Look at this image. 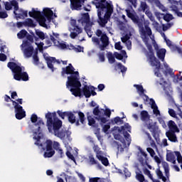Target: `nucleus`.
Returning a JSON list of instances; mask_svg holds the SVG:
<instances>
[{
	"instance_id": "1",
	"label": "nucleus",
	"mask_w": 182,
	"mask_h": 182,
	"mask_svg": "<svg viewBox=\"0 0 182 182\" xmlns=\"http://www.w3.org/2000/svg\"><path fill=\"white\" fill-rule=\"evenodd\" d=\"M46 119H47V127L50 133L53 132L54 135L61 140H65L66 136L67 139L70 138V133L69 131H66L63 129H60L63 122L62 120L58 118L55 112L53 113L48 112V114H46Z\"/></svg>"
},
{
	"instance_id": "2",
	"label": "nucleus",
	"mask_w": 182,
	"mask_h": 182,
	"mask_svg": "<svg viewBox=\"0 0 182 182\" xmlns=\"http://www.w3.org/2000/svg\"><path fill=\"white\" fill-rule=\"evenodd\" d=\"M75 68L72 65V63L68 64L65 68H62L61 75L65 76V75H71L68 77V81L66 82V86L71 87L70 91L73 96H82V83L77 78V76L73 75Z\"/></svg>"
},
{
	"instance_id": "3",
	"label": "nucleus",
	"mask_w": 182,
	"mask_h": 182,
	"mask_svg": "<svg viewBox=\"0 0 182 182\" xmlns=\"http://www.w3.org/2000/svg\"><path fill=\"white\" fill-rule=\"evenodd\" d=\"M77 115H76V112H72L70 111L62 112L60 110L57 111V114L59 117H60L63 120H65V117H68L69 123L71 124H75V126H80L81 124H86V117H85V113L79 111L77 112Z\"/></svg>"
},
{
	"instance_id": "4",
	"label": "nucleus",
	"mask_w": 182,
	"mask_h": 182,
	"mask_svg": "<svg viewBox=\"0 0 182 182\" xmlns=\"http://www.w3.org/2000/svg\"><path fill=\"white\" fill-rule=\"evenodd\" d=\"M125 11L127 13V16L129 19H131V21H132L134 25L138 26L141 35H143L144 36H146V35L147 34L148 36H151L152 33L151 28H150L148 25H145V30H144V16H139V15H137V13L136 12L133 13L132 12V11L129 9H126Z\"/></svg>"
},
{
	"instance_id": "5",
	"label": "nucleus",
	"mask_w": 182,
	"mask_h": 182,
	"mask_svg": "<svg viewBox=\"0 0 182 182\" xmlns=\"http://www.w3.org/2000/svg\"><path fill=\"white\" fill-rule=\"evenodd\" d=\"M7 67L11 70L14 75V79L20 82H28L29 80V75L25 72V67L21 66V64H17L15 62H9Z\"/></svg>"
},
{
	"instance_id": "6",
	"label": "nucleus",
	"mask_w": 182,
	"mask_h": 182,
	"mask_svg": "<svg viewBox=\"0 0 182 182\" xmlns=\"http://www.w3.org/2000/svg\"><path fill=\"white\" fill-rule=\"evenodd\" d=\"M95 35L98 37H92V41L94 43H96L99 46L100 50H105L109 45V37L106 33H103V31L100 29H97L95 32ZM101 36V37H100ZM99 38H100L99 39Z\"/></svg>"
},
{
	"instance_id": "7",
	"label": "nucleus",
	"mask_w": 182,
	"mask_h": 182,
	"mask_svg": "<svg viewBox=\"0 0 182 182\" xmlns=\"http://www.w3.org/2000/svg\"><path fill=\"white\" fill-rule=\"evenodd\" d=\"M144 43L149 52L147 56L148 59H149L151 66L156 68V69L159 70L161 68V63H160V60H159L154 55V50H153V46L151 44L149 43V38H146L144 40Z\"/></svg>"
},
{
	"instance_id": "8",
	"label": "nucleus",
	"mask_w": 182,
	"mask_h": 182,
	"mask_svg": "<svg viewBox=\"0 0 182 182\" xmlns=\"http://www.w3.org/2000/svg\"><path fill=\"white\" fill-rule=\"evenodd\" d=\"M97 2L95 5L100 11H106L105 18H110L113 14V4L112 1H107L106 0H95Z\"/></svg>"
},
{
	"instance_id": "9",
	"label": "nucleus",
	"mask_w": 182,
	"mask_h": 182,
	"mask_svg": "<svg viewBox=\"0 0 182 182\" xmlns=\"http://www.w3.org/2000/svg\"><path fill=\"white\" fill-rule=\"evenodd\" d=\"M97 2L95 5L100 11H106L105 18H110L113 14V4L112 1H107L106 0H95Z\"/></svg>"
},
{
	"instance_id": "10",
	"label": "nucleus",
	"mask_w": 182,
	"mask_h": 182,
	"mask_svg": "<svg viewBox=\"0 0 182 182\" xmlns=\"http://www.w3.org/2000/svg\"><path fill=\"white\" fill-rule=\"evenodd\" d=\"M79 23L82 26L85 25L84 29L87 33H89L92 31V26H93V22L90 21V15L89 13H84L81 15V18L77 20Z\"/></svg>"
},
{
	"instance_id": "11",
	"label": "nucleus",
	"mask_w": 182,
	"mask_h": 182,
	"mask_svg": "<svg viewBox=\"0 0 182 182\" xmlns=\"http://www.w3.org/2000/svg\"><path fill=\"white\" fill-rule=\"evenodd\" d=\"M43 15L39 17H36L38 18L39 25L41 26H43V28L46 27V19L50 22L52 21V16H53V11L49 8H45L43 9Z\"/></svg>"
},
{
	"instance_id": "12",
	"label": "nucleus",
	"mask_w": 182,
	"mask_h": 182,
	"mask_svg": "<svg viewBox=\"0 0 182 182\" xmlns=\"http://www.w3.org/2000/svg\"><path fill=\"white\" fill-rule=\"evenodd\" d=\"M45 144L46 147L41 146L43 151H45L43 156L45 157V159L53 157V156L55 155V150L53 149V142L50 139H47Z\"/></svg>"
},
{
	"instance_id": "13",
	"label": "nucleus",
	"mask_w": 182,
	"mask_h": 182,
	"mask_svg": "<svg viewBox=\"0 0 182 182\" xmlns=\"http://www.w3.org/2000/svg\"><path fill=\"white\" fill-rule=\"evenodd\" d=\"M13 105L14 106V110L16 113V119L17 120H22L23 117H26V112L23 109V107L16 101H12Z\"/></svg>"
},
{
	"instance_id": "14",
	"label": "nucleus",
	"mask_w": 182,
	"mask_h": 182,
	"mask_svg": "<svg viewBox=\"0 0 182 182\" xmlns=\"http://www.w3.org/2000/svg\"><path fill=\"white\" fill-rule=\"evenodd\" d=\"M70 25L71 26L73 27V32L70 33V36L71 39H75V38H76L77 35H80V33L83 32V29H82V28L77 26V21L75 19H72L70 21Z\"/></svg>"
},
{
	"instance_id": "15",
	"label": "nucleus",
	"mask_w": 182,
	"mask_h": 182,
	"mask_svg": "<svg viewBox=\"0 0 182 182\" xmlns=\"http://www.w3.org/2000/svg\"><path fill=\"white\" fill-rule=\"evenodd\" d=\"M104 12H105V18L102 17V14H103ZM97 16H98V22L100 25V26H102V28H105V26H106V23H107V19H109V18L106 17V10H97Z\"/></svg>"
},
{
	"instance_id": "16",
	"label": "nucleus",
	"mask_w": 182,
	"mask_h": 182,
	"mask_svg": "<svg viewBox=\"0 0 182 182\" xmlns=\"http://www.w3.org/2000/svg\"><path fill=\"white\" fill-rule=\"evenodd\" d=\"M92 89H96L95 87H94L93 86H88L87 85H84V87H82V90H81V96H75V97H82L83 95L85 96V97H86V99H89V97H90V96H92V93H90V90H92ZM82 93H83V95H82Z\"/></svg>"
},
{
	"instance_id": "17",
	"label": "nucleus",
	"mask_w": 182,
	"mask_h": 182,
	"mask_svg": "<svg viewBox=\"0 0 182 182\" xmlns=\"http://www.w3.org/2000/svg\"><path fill=\"white\" fill-rule=\"evenodd\" d=\"M31 123H36L35 126H38L37 128V132H41V126H43V124H45V123L43 122V120L42 119H38V115H36V114H33L31 117Z\"/></svg>"
},
{
	"instance_id": "18",
	"label": "nucleus",
	"mask_w": 182,
	"mask_h": 182,
	"mask_svg": "<svg viewBox=\"0 0 182 182\" xmlns=\"http://www.w3.org/2000/svg\"><path fill=\"white\" fill-rule=\"evenodd\" d=\"M46 60L47 62V66L52 72H53L54 68H53V63H58L60 65V61L59 60H56V58L55 57H47L46 58Z\"/></svg>"
},
{
	"instance_id": "19",
	"label": "nucleus",
	"mask_w": 182,
	"mask_h": 182,
	"mask_svg": "<svg viewBox=\"0 0 182 182\" xmlns=\"http://www.w3.org/2000/svg\"><path fill=\"white\" fill-rule=\"evenodd\" d=\"M176 132V131L168 130L166 132V136L168 138V140L172 143H177L178 141Z\"/></svg>"
},
{
	"instance_id": "20",
	"label": "nucleus",
	"mask_w": 182,
	"mask_h": 182,
	"mask_svg": "<svg viewBox=\"0 0 182 182\" xmlns=\"http://www.w3.org/2000/svg\"><path fill=\"white\" fill-rule=\"evenodd\" d=\"M118 131L119 132V133H122V134L124 135L125 140H127V146H130L132 143V138L130 137V134H129V132L126 131V127H124V126H122L120 129H118Z\"/></svg>"
},
{
	"instance_id": "21",
	"label": "nucleus",
	"mask_w": 182,
	"mask_h": 182,
	"mask_svg": "<svg viewBox=\"0 0 182 182\" xmlns=\"http://www.w3.org/2000/svg\"><path fill=\"white\" fill-rule=\"evenodd\" d=\"M70 9L72 11H80L82 8V1L80 0H70Z\"/></svg>"
},
{
	"instance_id": "22",
	"label": "nucleus",
	"mask_w": 182,
	"mask_h": 182,
	"mask_svg": "<svg viewBox=\"0 0 182 182\" xmlns=\"http://www.w3.org/2000/svg\"><path fill=\"white\" fill-rule=\"evenodd\" d=\"M14 14L16 19H25V18H28V11H25L22 9L18 10V13L14 11Z\"/></svg>"
},
{
	"instance_id": "23",
	"label": "nucleus",
	"mask_w": 182,
	"mask_h": 182,
	"mask_svg": "<svg viewBox=\"0 0 182 182\" xmlns=\"http://www.w3.org/2000/svg\"><path fill=\"white\" fill-rule=\"evenodd\" d=\"M89 163L90 166L96 165L97 168H99V170H102V164H100L99 161H97V160L95 159V156H93V155L89 156Z\"/></svg>"
},
{
	"instance_id": "24",
	"label": "nucleus",
	"mask_w": 182,
	"mask_h": 182,
	"mask_svg": "<svg viewBox=\"0 0 182 182\" xmlns=\"http://www.w3.org/2000/svg\"><path fill=\"white\" fill-rule=\"evenodd\" d=\"M151 107L153 109V113L154 114H156V116L160 115V110H159V107H157V104H156V101L153 98H151Z\"/></svg>"
},
{
	"instance_id": "25",
	"label": "nucleus",
	"mask_w": 182,
	"mask_h": 182,
	"mask_svg": "<svg viewBox=\"0 0 182 182\" xmlns=\"http://www.w3.org/2000/svg\"><path fill=\"white\" fill-rule=\"evenodd\" d=\"M33 50H34L33 46H29L23 50V53L26 58H31L32 55H33Z\"/></svg>"
},
{
	"instance_id": "26",
	"label": "nucleus",
	"mask_w": 182,
	"mask_h": 182,
	"mask_svg": "<svg viewBox=\"0 0 182 182\" xmlns=\"http://www.w3.org/2000/svg\"><path fill=\"white\" fill-rule=\"evenodd\" d=\"M156 55L161 60V62H164V58H166V49L161 48L156 51Z\"/></svg>"
},
{
	"instance_id": "27",
	"label": "nucleus",
	"mask_w": 182,
	"mask_h": 182,
	"mask_svg": "<svg viewBox=\"0 0 182 182\" xmlns=\"http://www.w3.org/2000/svg\"><path fill=\"white\" fill-rule=\"evenodd\" d=\"M146 126L148 130H150V132L154 134H156V132L159 130V127L156 126V124L149 123L146 124Z\"/></svg>"
},
{
	"instance_id": "28",
	"label": "nucleus",
	"mask_w": 182,
	"mask_h": 182,
	"mask_svg": "<svg viewBox=\"0 0 182 182\" xmlns=\"http://www.w3.org/2000/svg\"><path fill=\"white\" fill-rule=\"evenodd\" d=\"M140 116L142 122H147V120H150V115L149 114V112L146 110L141 111Z\"/></svg>"
},
{
	"instance_id": "29",
	"label": "nucleus",
	"mask_w": 182,
	"mask_h": 182,
	"mask_svg": "<svg viewBox=\"0 0 182 182\" xmlns=\"http://www.w3.org/2000/svg\"><path fill=\"white\" fill-rule=\"evenodd\" d=\"M168 126L169 130H172V132H180V130H178V127H177V125L176 124V122L173 120H170L168 122Z\"/></svg>"
},
{
	"instance_id": "30",
	"label": "nucleus",
	"mask_w": 182,
	"mask_h": 182,
	"mask_svg": "<svg viewBox=\"0 0 182 182\" xmlns=\"http://www.w3.org/2000/svg\"><path fill=\"white\" fill-rule=\"evenodd\" d=\"M28 15L31 18H39V16H42V13L39 11H36L35 9H32V11H29Z\"/></svg>"
},
{
	"instance_id": "31",
	"label": "nucleus",
	"mask_w": 182,
	"mask_h": 182,
	"mask_svg": "<svg viewBox=\"0 0 182 182\" xmlns=\"http://www.w3.org/2000/svg\"><path fill=\"white\" fill-rule=\"evenodd\" d=\"M68 48H69V50H74V52H77V53L83 52V47L80 46H77V47H75V46H73V44H70V46H68Z\"/></svg>"
},
{
	"instance_id": "32",
	"label": "nucleus",
	"mask_w": 182,
	"mask_h": 182,
	"mask_svg": "<svg viewBox=\"0 0 182 182\" xmlns=\"http://www.w3.org/2000/svg\"><path fill=\"white\" fill-rule=\"evenodd\" d=\"M114 138L115 139V140H119V141H120L121 143H122L123 146L124 148L127 147V144H126V140L124 139V138H123L122 136V135H120L119 134H117L114 136Z\"/></svg>"
},
{
	"instance_id": "33",
	"label": "nucleus",
	"mask_w": 182,
	"mask_h": 182,
	"mask_svg": "<svg viewBox=\"0 0 182 182\" xmlns=\"http://www.w3.org/2000/svg\"><path fill=\"white\" fill-rule=\"evenodd\" d=\"M26 39L28 41V42H31V43H33V39H35L36 42H38L39 41V38L36 37L35 33H32L31 34H27Z\"/></svg>"
},
{
	"instance_id": "34",
	"label": "nucleus",
	"mask_w": 182,
	"mask_h": 182,
	"mask_svg": "<svg viewBox=\"0 0 182 182\" xmlns=\"http://www.w3.org/2000/svg\"><path fill=\"white\" fill-rule=\"evenodd\" d=\"M27 36H28V31H26V30L25 29L20 31L17 33V37L18 38V39H23V38H26Z\"/></svg>"
},
{
	"instance_id": "35",
	"label": "nucleus",
	"mask_w": 182,
	"mask_h": 182,
	"mask_svg": "<svg viewBox=\"0 0 182 182\" xmlns=\"http://www.w3.org/2000/svg\"><path fill=\"white\" fill-rule=\"evenodd\" d=\"M36 35L38 36V39L43 41L44 39H48V37L45 36V33L39 30H36Z\"/></svg>"
},
{
	"instance_id": "36",
	"label": "nucleus",
	"mask_w": 182,
	"mask_h": 182,
	"mask_svg": "<svg viewBox=\"0 0 182 182\" xmlns=\"http://www.w3.org/2000/svg\"><path fill=\"white\" fill-rule=\"evenodd\" d=\"M92 113L94 116H97V117H99V116H103V112L99 109V105L94 108Z\"/></svg>"
},
{
	"instance_id": "37",
	"label": "nucleus",
	"mask_w": 182,
	"mask_h": 182,
	"mask_svg": "<svg viewBox=\"0 0 182 182\" xmlns=\"http://www.w3.org/2000/svg\"><path fill=\"white\" fill-rule=\"evenodd\" d=\"M122 119H124V117L120 118L119 117H116L114 119H111L112 124H117V123H123Z\"/></svg>"
},
{
	"instance_id": "38",
	"label": "nucleus",
	"mask_w": 182,
	"mask_h": 182,
	"mask_svg": "<svg viewBox=\"0 0 182 182\" xmlns=\"http://www.w3.org/2000/svg\"><path fill=\"white\" fill-rule=\"evenodd\" d=\"M114 58V55H113L112 53H108L107 58L109 63L113 64L116 62V59Z\"/></svg>"
},
{
	"instance_id": "39",
	"label": "nucleus",
	"mask_w": 182,
	"mask_h": 182,
	"mask_svg": "<svg viewBox=\"0 0 182 182\" xmlns=\"http://www.w3.org/2000/svg\"><path fill=\"white\" fill-rule=\"evenodd\" d=\"M134 87H136L137 92H139L141 95H144V88H143V85H134Z\"/></svg>"
},
{
	"instance_id": "40",
	"label": "nucleus",
	"mask_w": 182,
	"mask_h": 182,
	"mask_svg": "<svg viewBox=\"0 0 182 182\" xmlns=\"http://www.w3.org/2000/svg\"><path fill=\"white\" fill-rule=\"evenodd\" d=\"M174 19V17H173L172 14H166L164 16V21H166V22H170V21H173Z\"/></svg>"
},
{
	"instance_id": "41",
	"label": "nucleus",
	"mask_w": 182,
	"mask_h": 182,
	"mask_svg": "<svg viewBox=\"0 0 182 182\" xmlns=\"http://www.w3.org/2000/svg\"><path fill=\"white\" fill-rule=\"evenodd\" d=\"M95 119L96 120H98V122H100V123H102V124L107 123V119L103 117V115L96 117Z\"/></svg>"
},
{
	"instance_id": "42",
	"label": "nucleus",
	"mask_w": 182,
	"mask_h": 182,
	"mask_svg": "<svg viewBox=\"0 0 182 182\" xmlns=\"http://www.w3.org/2000/svg\"><path fill=\"white\" fill-rule=\"evenodd\" d=\"M34 65H39V57H38V51H36L33 55Z\"/></svg>"
},
{
	"instance_id": "43",
	"label": "nucleus",
	"mask_w": 182,
	"mask_h": 182,
	"mask_svg": "<svg viewBox=\"0 0 182 182\" xmlns=\"http://www.w3.org/2000/svg\"><path fill=\"white\" fill-rule=\"evenodd\" d=\"M155 5L159 9H161V11H162L163 12H166V7L164 6V5L161 4V2H160V0H158V1H156V4Z\"/></svg>"
},
{
	"instance_id": "44",
	"label": "nucleus",
	"mask_w": 182,
	"mask_h": 182,
	"mask_svg": "<svg viewBox=\"0 0 182 182\" xmlns=\"http://www.w3.org/2000/svg\"><path fill=\"white\" fill-rule=\"evenodd\" d=\"M102 112H103V116H107V117H110L112 115V111H110V109L107 108L105 110L104 109H101Z\"/></svg>"
},
{
	"instance_id": "45",
	"label": "nucleus",
	"mask_w": 182,
	"mask_h": 182,
	"mask_svg": "<svg viewBox=\"0 0 182 182\" xmlns=\"http://www.w3.org/2000/svg\"><path fill=\"white\" fill-rule=\"evenodd\" d=\"M136 178L139 182H144V175L140 173H136Z\"/></svg>"
},
{
	"instance_id": "46",
	"label": "nucleus",
	"mask_w": 182,
	"mask_h": 182,
	"mask_svg": "<svg viewBox=\"0 0 182 182\" xmlns=\"http://www.w3.org/2000/svg\"><path fill=\"white\" fill-rule=\"evenodd\" d=\"M174 159H176V156H174V154L173 152H170L166 154L167 161H171L172 160H174Z\"/></svg>"
},
{
	"instance_id": "47",
	"label": "nucleus",
	"mask_w": 182,
	"mask_h": 182,
	"mask_svg": "<svg viewBox=\"0 0 182 182\" xmlns=\"http://www.w3.org/2000/svg\"><path fill=\"white\" fill-rule=\"evenodd\" d=\"M33 139L36 140L35 142L36 146H40V147H43V144H41V136H33Z\"/></svg>"
},
{
	"instance_id": "48",
	"label": "nucleus",
	"mask_w": 182,
	"mask_h": 182,
	"mask_svg": "<svg viewBox=\"0 0 182 182\" xmlns=\"http://www.w3.org/2000/svg\"><path fill=\"white\" fill-rule=\"evenodd\" d=\"M119 69H120L122 73H124V72L127 71V68H126L124 65H122V63H118L117 64Z\"/></svg>"
},
{
	"instance_id": "49",
	"label": "nucleus",
	"mask_w": 182,
	"mask_h": 182,
	"mask_svg": "<svg viewBox=\"0 0 182 182\" xmlns=\"http://www.w3.org/2000/svg\"><path fill=\"white\" fill-rule=\"evenodd\" d=\"M24 24L26 26L35 27V24L33 23V20H32V18H28Z\"/></svg>"
},
{
	"instance_id": "50",
	"label": "nucleus",
	"mask_w": 182,
	"mask_h": 182,
	"mask_svg": "<svg viewBox=\"0 0 182 182\" xmlns=\"http://www.w3.org/2000/svg\"><path fill=\"white\" fill-rule=\"evenodd\" d=\"M93 150L96 154H103V152L100 150V147H99L98 145H94Z\"/></svg>"
},
{
	"instance_id": "51",
	"label": "nucleus",
	"mask_w": 182,
	"mask_h": 182,
	"mask_svg": "<svg viewBox=\"0 0 182 182\" xmlns=\"http://www.w3.org/2000/svg\"><path fill=\"white\" fill-rule=\"evenodd\" d=\"M87 120L89 126H93V124H96V121L95 120V119L90 116L87 117Z\"/></svg>"
},
{
	"instance_id": "52",
	"label": "nucleus",
	"mask_w": 182,
	"mask_h": 182,
	"mask_svg": "<svg viewBox=\"0 0 182 182\" xmlns=\"http://www.w3.org/2000/svg\"><path fill=\"white\" fill-rule=\"evenodd\" d=\"M114 143L115 144H117V150L118 151H119V153H123V151H124V148H123V146H122V144H119V142L117 141H114Z\"/></svg>"
},
{
	"instance_id": "53",
	"label": "nucleus",
	"mask_w": 182,
	"mask_h": 182,
	"mask_svg": "<svg viewBox=\"0 0 182 182\" xmlns=\"http://www.w3.org/2000/svg\"><path fill=\"white\" fill-rule=\"evenodd\" d=\"M140 6H141V9L143 11V12H145L146 9H147V8H149V6L147 5V3H146V1H141Z\"/></svg>"
},
{
	"instance_id": "54",
	"label": "nucleus",
	"mask_w": 182,
	"mask_h": 182,
	"mask_svg": "<svg viewBox=\"0 0 182 182\" xmlns=\"http://www.w3.org/2000/svg\"><path fill=\"white\" fill-rule=\"evenodd\" d=\"M65 154H66L67 157H68V159H70V160H72L73 161H76L75 156H73V154H72V153H70V151H67Z\"/></svg>"
},
{
	"instance_id": "55",
	"label": "nucleus",
	"mask_w": 182,
	"mask_h": 182,
	"mask_svg": "<svg viewBox=\"0 0 182 182\" xmlns=\"http://www.w3.org/2000/svg\"><path fill=\"white\" fill-rule=\"evenodd\" d=\"M53 148L54 150H59L60 149V144L59 142L54 141L53 143Z\"/></svg>"
},
{
	"instance_id": "56",
	"label": "nucleus",
	"mask_w": 182,
	"mask_h": 182,
	"mask_svg": "<svg viewBox=\"0 0 182 182\" xmlns=\"http://www.w3.org/2000/svg\"><path fill=\"white\" fill-rule=\"evenodd\" d=\"M114 58H116V59H117L118 60H123V55L117 53V52H115L114 53Z\"/></svg>"
},
{
	"instance_id": "57",
	"label": "nucleus",
	"mask_w": 182,
	"mask_h": 182,
	"mask_svg": "<svg viewBox=\"0 0 182 182\" xmlns=\"http://www.w3.org/2000/svg\"><path fill=\"white\" fill-rule=\"evenodd\" d=\"M146 151H148V153H149V154L151 157H154L156 152L154 151V149H153V148H151V147L147 148Z\"/></svg>"
},
{
	"instance_id": "58",
	"label": "nucleus",
	"mask_w": 182,
	"mask_h": 182,
	"mask_svg": "<svg viewBox=\"0 0 182 182\" xmlns=\"http://www.w3.org/2000/svg\"><path fill=\"white\" fill-rule=\"evenodd\" d=\"M11 5H12V6L14 7V12H16V11H19V5L18 4V2L14 1L13 3H11Z\"/></svg>"
},
{
	"instance_id": "59",
	"label": "nucleus",
	"mask_w": 182,
	"mask_h": 182,
	"mask_svg": "<svg viewBox=\"0 0 182 182\" xmlns=\"http://www.w3.org/2000/svg\"><path fill=\"white\" fill-rule=\"evenodd\" d=\"M98 58L100 62H105V60H106V58H105V53H100L98 54Z\"/></svg>"
},
{
	"instance_id": "60",
	"label": "nucleus",
	"mask_w": 182,
	"mask_h": 182,
	"mask_svg": "<svg viewBox=\"0 0 182 182\" xmlns=\"http://www.w3.org/2000/svg\"><path fill=\"white\" fill-rule=\"evenodd\" d=\"M168 114H169V116H171V117H177V114H176V111H174V109H168Z\"/></svg>"
},
{
	"instance_id": "61",
	"label": "nucleus",
	"mask_w": 182,
	"mask_h": 182,
	"mask_svg": "<svg viewBox=\"0 0 182 182\" xmlns=\"http://www.w3.org/2000/svg\"><path fill=\"white\" fill-rule=\"evenodd\" d=\"M114 48L117 50H122V49H123V46H122L120 41L115 43Z\"/></svg>"
},
{
	"instance_id": "62",
	"label": "nucleus",
	"mask_w": 182,
	"mask_h": 182,
	"mask_svg": "<svg viewBox=\"0 0 182 182\" xmlns=\"http://www.w3.org/2000/svg\"><path fill=\"white\" fill-rule=\"evenodd\" d=\"M101 162L103 166H105V167H107V166H109V159L106 157H104Z\"/></svg>"
},
{
	"instance_id": "63",
	"label": "nucleus",
	"mask_w": 182,
	"mask_h": 182,
	"mask_svg": "<svg viewBox=\"0 0 182 182\" xmlns=\"http://www.w3.org/2000/svg\"><path fill=\"white\" fill-rule=\"evenodd\" d=\"M5 9L6 11H11V9H12V4L6 1L5 4Z\"/></svg>"
},
{
	"instance_id": "64",
	"label": "nucleus",
	"mask_w": 182,
	"mask_h": 182,
	"mask_svg": "<svg viewBox=\"0 0 182 182\" xmlns=\"http://www.w3.org/2000/svg\"><path fill=\"white\" fill-rule=\"evenodd\" d=\"M8 16V13L6 11H0V18L1 19H5Z\"/></svg>"
}]
</instances>
